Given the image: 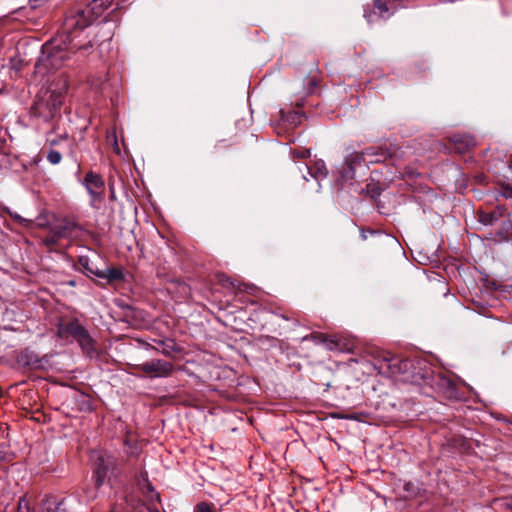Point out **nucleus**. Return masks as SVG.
<instances>
[{
	"instance_id": "nucleus-7",
	"label": "nucleus",
	"mask_w": 512,
	"mask_h": 512,
	"mask_svg": "<svg viewBox=\"0 0 512 512\" xmlns=\"http://www.w3.org/2000/svg\"><path fill=\"white\" fill-rule=\"evenodd\" d=\"M80 263L82 264L83 267H85V269L87 271H89L90 273L94 274L95 276H97L101 279H106L108 281H119L124 278L123 271L119 268L109 267L105 270H95L94 271L88 267V259L82 258V257L80 258Z\"/></svg>"
},
{
	"instance_id": "nucleus-30",
	"label": "nucleus",
	"mask_w": 512,
	"mask_h": 512,
	"mask_svg": "<svg viewBox=\"0 0 512 512\" xmlns=\"http://www.w3.org/2000/svg\"><path fill=\"white\" fill-rule=\"evenodd\" d=\"M353 173H354L353 168H352V166L349 165L347 174L344 175L343 177H352Z\"/></svg>"
},
{
	"instance_id": "nucleus-33",
	"label": "nucleus",
	"mask_w": 512,
	"mask_h": 512,
	"mask_svg": "<svg viewBox=\"0 0 512 512\" xmlns=\"http://www.w3.org/2000/svg\"><path fill=\"white\" fill-rule=\"evenodd\" d=\"M153 512H159V510H157V509H156V510H154Z\"/></svg>"
},
{
	"instance_id": "nucleus-5",
	"label": "nucleus",
	"mask_w": 512,
	"mask_h": 512,
	"mask_svg": "<svg viewBox=\"0 0 512 512\" xmlns=\"http://www.w3.org/2000/svg\"><path fill=\"white\" fill-rule=\"evenodd\" d=\"M116 460L108 454H98L95 459V483L96 486L102 485L107 478L114 473Z\"/></svg>"
},
{
	"instance_id": "nucleus-6",
	"label": "nucleus",
	"mask_w": 512,
	"mask_h": 512,
	"mask_svg": "<svg viewBox=\"0 0 512 512\" xmlns=\"http://www.w3.org/2000/svg\"><path fill=\"white\" fill-rule=\"evenodd\" d=\"M85 330L78 320H72L67 323H60L57 328V335L65 340H77L81 333Z\"/></svg>"
},
{
	"instance_id": "nucleus-2",
	"label": "nucleus",
	"mask_w": 512,
	"mask_h": 512,
	"mask_svg": "<svg viewBox=\"0 0 512 512\" xmlns=\"http://www.w3.org/2000/svg\"><path fill=\"white\" fill-rule=\"evenodd\" d=\"M113 0H93L86 9L76 8L66 17V28L81 34L92 21L100 17L112 5Z\"/></svg>"
},
{
	"instance_id": "nucleus-21",
	"label": "nucleus",
	"mask_w": 512,
	"mask_h": 512,
	"mask_svg": "<svg viewBox=\"0 0 512 512\" xmlns=\"http://www.w3.org/2000/svg\"><path fill=\"white\" fill-rule=\"evenodd\" d=\"M9 214L11 215V217H12L13 219H15L16 221H18V222H19L20 224H22V225L27 226V225L30 223V221H29V220H27V219H25V218L21 217V216H20L19 214H17V213H13V212H10V211H9Z\"/></svg>"
},
{
	"instance_id": "nucleus-18",
	"label": "nucleus",
	"mask_w": 512,
	"mask_h": 512,
	"mask_svg": "<svg viewBox=\"0 0 512 512\" xmlns=\"http://www.w3.org/2000/svg\"><path fill=\"white\" fill-rule=\"evenodd\" d=\"M47 160L52 165H57V164H59L61 162L62 155L57 150L50 149L48 154H47Z\"/></svg>"
},
{
	"instance_id": "nucleus-20",
	"label": "nucleus",
	"mask_w": 512,
	"mask_h": 512,
	"mask_svg": "<svg viewBox=\"0 0 512 512\" xmlns=\"http://www.w3.org/2000/svg\"><path fill=\"white\" fill-rule=\"evenodd\" d=\"M31 508L29 502L25 497L20 498L17 505V512H30Z\"/></svg>"
},
{
	"instance_id": "nucleus-17",
	"label": "nucleus",
	"mask_w": 512,
	"mask_h": 512,
	"mask_svg": "<svg viewBox=\"0 0 512 512\" xmlns=\"http://www.w3.org/2000/svg\"><path fill=\"white\" fill-rule=\"evenodd\" d=\"M62 503L53 498H48L44 501V509L42 512H63L60 509Z\"/></svg>"
},
{
	"instance_id": "nucleus-8",
	"label": "nucleus",
	"mask_w": 512,
	"mask_h": 512,
	"mask_svg": "<svg viewBox=\"0 0 512 512\" xmlns=\"http://www.w3.org/2000/svg\"><path fill=\"white\" fill-rule=\"evenodd\" d=\"M84 186L93 200L100 199V195L104 187V181L101 176L93 172L87 173L84 179Z\"/></svg>"
},
{
	"instance_id": "nucleus-19",
	"label": "nucleus",
	"mask_w": 512,
	"mask_h": 512,
	"mask_svg": "<svg viewBox=\"0 0 512 512\" xmlns=\"http://www.w3.org/2000/svg\"><path fill=\"white\" fill-rule=\"evenodd\" d=\"M497 217L498 216L496 212L482 213L480 215V221L485 225H491L497 219Z\"/></svg>"
},
{
	"instance_id": "nucleus-10",
	"label": "nucleus",
	"mask_w": 512,
	"mask_h": 512,
	"mask_svg": "<svg viewBox=\"0 0 512 512\" xmlns=\"http://www.w3.org/2000/svg\"><path fill=\"white\" fill-rule=\"evenodd\" d=\"M454 148L457 152L463 153L470 147H473L476 142L474 137L467 134H457L452 137Z\"/></svg>"
},
{
	"instance_id": "nucleus-32",
	"label": "nucleus",
	"mask_w": 512,
	"mask_h": 512,
	"mask_svg": "<svg viewBox=\"0 0 512 512\" xmlns=\"http://www.w3.org/2000/svg\"><path fill=\"white\" fill-rule=\"evenodd\" d=\"M510 168L512 169V155H511V164H510Z\"/></svg>"
},
{
	"instance_id": "nucleus-15",
	"label": "nucleus",
	"mask_w": 512,
	"mask_h": 512,
	"mask_svg": "<svg viewBox=\"0 0 512 512\" xmlns=\"http://www.w3.org/2000/svg\"><path fill=\"white\" fill-rule=\"evenodd\" d=\"M71 230H72L71 224L64 223V224H60V225L54 227L52 230V234H54L57 239L65 238L71 233Z\"/></svg>"
},
{
	"instance_id": "nucleus-9",
	"label": "nucleus",
	"mask_w": 512,
	"mask_h": 512,
	"mask_svg": "<svg viewBox=\"0 0 512 512\" xmlns=\"http://www.w3.org/2000/svg\"><path fill=\"white\" fill-rule=\"evenodd\" d=\"M385 365L388 369V373L395 375L408 373V370L413 366V363L409 359H399L397 357H393L390 359H385Z\"/></svg>"
},
{
	"instance_id": "nucleus-25",
	"label": "nucleus",
	"mask_w": 512,
	"mask_h": 512,
	"mask_svg": "<svg viewBox=\"0 0 512 512\" xmlns=\"http://www.w3.org/2000/svg\"><path fill=\"white\" fill-rule=\"evenodd\" d=\"M427 376L425 374H421L420 372H417V373H413L412 377H411V381L413 383H419V380L420 379H426Z\"/></svg>"
},
{
	"instance_id": "nucleus-1",
	"label": "nucleus",
	"mask_w": 512,
	"mask_h": 512,
	"mask_svg": "<svg viewBox=\"0 0 512 512\" xmlns=\"http://www.w3.org/2000/svg\"><path fill=\"white\" fill-rule=\"evenodd\" d=\"M81 33L75 29H67L66 21L61 35L46 42L42 46L41 55L35 68L38 73L46 74L60 69L77 49L88 51L93 47L92 41L83 43L79 39Z\"/></svg>"
},
{
	"instance_id": "nucleus-28",
	"label": "nucleus",
	"mask_w": 512,
	"mask_h": 512,
	"mask_svg": "<svg viewBox=\"0 0 512 512\" xmlns=\"http://www.w3.org/2000/svg\"><path fill=\"white\" fill-rule=\"evenodd\" d=\"M504 196L507 198H512V188H506L504 191Z\"/></svg>"
},
{
	"instance_id": "nucleus-14",
	"label": "nucleus",
	"mask_w": 512,
	"mask_h": 512,
	"mask_svg": "<svg viewBox=\"0 0 512 512\" xmlns=\"http://www.w3.org/2000/svg\"><path fill=\"white\" fill-rule=\"evenodd\" d=\"M159 345L161 348H156V350L164 356L172 357L174 353L178 352L175 342L171 339L159 341Z\"/></svg>"
},
{
	"instance_id": "nucleus-22",
	"label": "nucleus",
	"mask_w": 512,
	"mask_h": 512,
	"mask_svg": "<svg viewBox=\"0 0 512 512\" xmlns=\"http://www.w3.org/2000/svg\"><path fill=\"white\" fill-rule=\"evenodd\" d=\"M195 509L196 512H212L210 506L204 502L197 504Z\"/></svg>"
},
{
	"instance_id": "nucleus-23",
	"label": "nucleus",
	"mask_w": 512,
	"mask_h": 512,
	"mask_svg": "<svg viewBox=\"0 0 512 512\" xmlns=\"http://www.w3.org/2000/svg\"><path fill=\"white\" fill-rule=\"evenodd\" d=\"M107 139H108L109 141H111V140L113 141L114 149H115V151H116L117 153H119V152H120V149H119V147H118V143H117V140H116V133H115V132H112L111 134H108Z\"/></svg>"
},
{
	"instance_id": "nucleus-31",
	"label": "nucleus",
	"mask_w": 512,
	"mask_h": 512,
	"mask_svg": "<svg viewBox=\"0 0 512 512\" xmlns=\"http://www.w3.org/2000/svg\"><path fill=\"white\" fill-rule=\"evenodd\" d=\"M71 286H74L75 285V282L74 281H70L69 283Z\"/></svg>"
},
{
	"instance_id": "nucleus-11",
	"label": "nucleus",
	"mask_w": 512,
	"mask_h": 512,
	"mask_svg": "<svg viewBox=\"0 0 512 512\" xmlns=\"http://www.w3.org/2000/svg\"><path fill=\"white\" fill-rule=\"evenodd\" d=\"M84 353L90 357L96 353L95 343L88 331L85 329L76 340Z\"/></svg>"
},
{
	"instance_id": "nucleus-13",
	"label": "nucleus",
	"mask_w": 512,
	"mask_h": 512,
	"mask_svg": "<svg viewBox=\"0 0 512 512\" xmlns=\"http://www.w3.org/2000/svg\"><path fill=\"white\" fill-rule=\"evenodd\" d=\"M306 168L309 174L318 181L322 178H325L328 174L326 165L322 160L315 162L313 167L306 166Z\"/></svg>"
},
{
	"instance_id": "nucleus-16",
	"label": "nucleus",
	"mask_w": 512,
	"mask_h": 512,
	"mask_svg": "<svg viewBox=\"0 0 512 512\" xmlns=\"http://www.w3.org/2000/svg\"><path fill=\"white\" fill-rule=\"evenodd\" d=\"M313 339L318 344H324L329 350L338 348V343L334 339H328L327 336L323 334L314 335Z\"/></svg>"
},
{
	"instance_id": "nucleus-4",
	"label": "nucleus",
	"mask_w": 512,
	"mask_h": 512,
	"mask_svg": "<svg viewBox=\"0 0 512 512\" xmlns=\"http://www.w3.org/2000/svg\"><path fill=\"white\" fill-rule=\"evenodd\" d=\"M137 369L150 378H167L174 371V365L166 360L152 359L139 364Z\"/></svg>"
},
{
	"instance_id": "nucleus-24",
	"label": "nucleus",
	"mask_w": 512,
	"mask_h": 512,
	"mask_svg": "<svg viewBox=\"0 0 512 512\" xmlns=\"http://www.w3.org/2000/svg\"><path fill=\"white\" fill-rule=\"evenodd\" d=\"M68 136L67 134H64V135H61L60 137L56 138V139H52L49 141L50 143V146H56L58 145L61 141H64V140H67Z\"/></svg>"
},
{
	"instance_id": "nucleus-3",
	"label": "nucleus",
	"mask_w": 512,
	"mask_h": 512,
	"mask_svg": "<svg viewBox=\"0 0 512 512\" xmlns=\"http://www.w3.org/2000/svg\"><path fill=\"white\" fill-rule=\"evenodd\" d=\"M63 96L60 92L50 89H41L31 107V114L34 117L45 121L53 118L62 105Z\"/></svg>"
},
{
	"instance_id": "nucleus-27",
	"label": "nucleus",
	"mask_w": 512,
	"mask_h": 512,
	"mask_svg": "<svg viewBox=\"0 0 512 512\" xmlns=\"http://www.w3.org/2000/svg\"><path fill=\"white\" fill-rule=\"evenodd\" d=\"M309 155H310V150H308V149H305L302 152L297 153V156L301 157V158L308 157Z\"/></svg>"
},
{
	"instance_id": "nucleus-12",
	"label": "nucleus",
	"mask_w": 512,
	"mask_h": 512,
	"mask_svg": "<svg viewBox=\"0 0 512 512\" xmlns=\"http://www.w3.org/2000/svg\"><path fill=\"white\" fill-rule=\"evenodd\" d=\"M375 8L377 9V12H367L365 10L364 17L367 19L369 23L374 21V16H376L377 14L379 17L383 19H386L390 16V14L385 16V13L389 11V8L385 2L381 0H375Z\"/></svg>"
},
{
	"instance_id": "nucleus-26",
	"label": "nucleus",
	"mask_w": 512,
	"mask_h": 512,
	"mask_svg": "<svg viewBox=\"0 0 512 512\" xmlns=\"http://www.w3.org/2000/svg\"><path fill=\"white\" fill-rule=\"evenodd\" d=\"M57 240L58 239L55 237V235L51 234L46 237L45 243L50 246V245H54L57 242Z\"/></svg>"
},
{
	"instance_id": "nucleus-29",
	"label": "nucleus",
	"mask_w": 512,
	"mask_h": 512,
	"mask_svg": "<svg viewBox=\"0 0 512 512\" xmlns=\"http://www.w3.org/2000/svg\"><path fill=\"white\" fill-rule=\"evenodd\" d=\"M6 460H7L6 452L0 449V462L6 461Z\"/></svg>"
}]
</instances>
